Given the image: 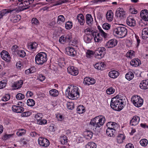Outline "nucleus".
Returning a JSON list of instances; mask_svg holds the SVG:
<instances>
[{"instance_id":"obj_1","label":"nucleus","mask_w":148,"mask_h":148,"mask_svg":"<svg viewBox=\"0 0 148 148\" xmlns=\"http://www.w3.org/2000/svg\"><path fill=\"white\" fill-rule=\"evenodd\" d=\"M125 97L121 95H117L112 98L110 102L111 107L114 110L120 111L122 110L125 105Z\"/></svg>"},{"instance_id":"obj_2","label":"nucleus","mask_w":148,"mask_h":148,"mask_svg":"<svg viewBox=\"0 0 148 148\" xmlns=\"http://www.w3.org/2000/svg\"><path fill=\"white\" fill-rule=\"evenodd\" d=\"M78 88L72 85L69 86L66 89L65 94L68 97L71 99H75L79 97Z\"/></svg>"},{"instance_id":"obj_3","label":"nucleus","mask_w":148,"mask_h":148,"mask_svg":"<svg viewBox=\"0 0 148 148\" xmlns=\"http://www.w3.org/2000/svg\"><path fill=\"white\" fill-rule=\"evenodd\" d=\"M105 121V117L101 116L92 119L90 123V125L95 127H99L103 125Z\"/></svg>"},{"instance_id":"obj_4","label":"nucleus","mask_w":148,"mask_h":148,"mask_svg":"<svg viewBox=\"0 0 148 148\" xmlns=\"http://www.w3.org/2000/svg\"><path fill=\"white\" fill-rule=\"evenodd\" d=\"M36 62L38 64H42L47 61V55L45 52L38 53L35 56Z\"/></svg>"},{"instance_id":"obj_5","label":"nucleus","mask_w":148,"mask_h":148,"mask_svg":"<svg viewBox=\"0 0 148 148\" xmlns=\"http://www.w3.org/2000/svg\"><path fill=\"white\" fill-rule=\"evenodd\" d=\"M114 32L120 38L125 37L127 33V30L125 27L119 26L116 27L114 30Z\"/></svg>"},{"instance_id":"obj_6","label":"nucleus","mask_w":148,"mask_h":148,"mask_svg":"<svg viewBox=\"0 0 148 148\" xmlns=\"http://www.w3.org/2000/svg\"><path fill=\"white\" fill-rule=\"evenodd\" d=\"M131 101L134 105L136 107L141 106L143 104V100L140 96L138 95H134L131 98Z\"/></svg>"},{"instance_id":"obj_7","label":"nucleus","mask_w":148,"mask_h":148,"mask_svg":"<svg viewBox=\"0 0 148 148\" xmlns=\"http://www.w3.org/2000/svg\"><path fill=\"white\" fill-rule=\"evenodd\" d=\"M106 49L103 47H99L97 49L95 53L97 58L101 59L104 56L106 53Z\"/></svg>"},{"instance_id":"obj_8","label":"nucleus","mask_w":148,"mask_h":148,"mask_svg":"<svg viewBox=\"0 0 148 148\" xmlns=\"http://www.w3.org/2000/svg\"><path fill=\"white\" fill-rule=\"evenodd\" d=\"M72 37L71 35L69 34L67 35H65L62 36L59 39L60 42L63 43L64 42H69L72 40Z\"/></svg>"},{"instance_id":"obj_9","label":"nucleus","mask_w":148,"mask_h":148,"mask_svg":"<svg viewBox=\"0 0 148 148\" xmlns=\"http://www.w3.org/2000/svg\"><path fill=\"white\" fill-rule=\"evenodd\" d=\"M38 144L41 146L46 147L49 145V140L46 138L42 137L39 138L38 140Z\"/></svg>"},{"instance_id":"obj_10","label":"nucleus","mask_w":148,"mask_h":148,"mask_svg":"<svg viewBox=\"0 0 148 148\" xmlns=\"http://www.w3.org/2000/svg\"><path fill=\"white\" fill-rule=\"evenodd\" d=\"M42 115L41 113H38L35 115V119L37 121V123L40 125L47 123V121L45 119H42Z\"/></svg>"},{"instance_id":"obj_11","label":"nucleus","mask_w":148,"mask_h":148,"mask_svg":"<svg viewBox=\"0 0 148 148\" xmlns=\"http://www.w3.org/2000/svg\"><path fill=\"white\" fill-rule=\"evenodd\" d=\"M96 81L94 78L89 77H86L84 78L83 82L85 85H89L95 84Z\"/></svg>"},{"instance_id":"obj_12","label":"nucleus","mask_w":148,"mask_h":148,"mask_svg":"<svg viewBox=\"0 0 148 148\" xmlns=\"http://www.w3.org/2000/svg\"><path fill=\"white\" fill-rule=\"evenodd\" d=\"M118 43L117 41L115 39H113L109 40L105 45L106 48H112L115 46Z\"/></svg>"},{"instance_id":"obj_13","label":"nucleus","mask_w":148,"mask_h":148,"mask_svg":"<svg viewBox=\"0 0 148 148\" xmlns=\"http://www.w3.org/2000/svg\"><path fill=\"white\" fill-rule=\"evenodd\" d=\"M68 72L70 74L76 76L78 74L79 71L76 68L73 66H69L67 69Z\"/></svg>"},{"instance_id":"obj_14","label":"nucleus","mask_w":148,"mask_h":148,"mask_svg":"<svg viewBox=\"0 0 148 148\" xmlns=\"http://www.w3.org/2000/svg\"><path fill=\"white\" fill-rule=\"evenodd\" d=\"M94 35L92 32L90 33L86 34L84 36V40L85 42L87 43H89L91 42V40L93 37Z\"/></svg>"},{"instance_id":"obj_15","label":"nucleus","mask_w":148,"mask_h":148,"mask_svg":"<svg viewBox=\"0 0 148 148\" xmlns=\"http://www.w3.org/2000/svg\"><path fill=\"white\" fill-rule=\"evenodd\" d=\"M1 55L2 59L5 61L10 62L11 57L8 53L5 51H3L1 53Z\"/></svg>"},{"instance_id":"obj_16","label":"nucleus","mask_w":148,"mask_h":148,"mask_svg":"<svg viewBox=\"0 0 148 148\" xmlns=\"http://www.w3.org/2000/svg\"><path fill=\"white\" fill-rule=\"evenodd\" d=\"M140 16L142 20L144 21H148V11L144 9L140 12Z\"/></svg>"},{"instance_id":"obj_17","label":"nucleus","mask_w":148,"mask_h":148,"mask_svg":"<svg viewBox=\"0 0 148 148\" xmlns=\"http://www.w3.org/2000/svg\"><path fill=\"white\" fill-rule=\"evenodd\" d=\"M66 53L70 56L74 57L76 54V52L73 48L68 47L66 49Z\"/></svg>"},{"instance_id":"obj_18","label":"nucleus","mask_w":148,"mask_h":148,"mask_svg":"<svg viewBox=\"0 0 148 148\" xmlns=\"http://www.w3.org/2000/svg\"><path fill=\"white\" fill-rule=\"evenodd\" d=\"M127 25L131 27H134L136 25V21L131 16L128 17L126 20Z\"/></svg>"},{"instance_id":"obj_19","label":"nucleus","mask_w":148,"mask_h":148,"mask_svg":"<svg viewBox=\"0 0 148 148\" xmlns=\"http://www.w3.org/2000/svg\"><path fill=\"white\" fill-rule=\"evenodd\" d=\"M12 110L14 112L17 113H22L24 110L23 108L16 105L13 106L12 107Z\"/></svg>"},{"instance_id":"obj_20","label":"nucleus","mask_w":148,"mask_h":148,"mask_svg":"<svg viewBox=\"0 0 148 148\" xmlns=\"http://www.w3.org/2000/svg\"><path fill=\"white\" fill-rule=\"evenodd\" d=\"M140 118L138 116H134L130 121V124L131 125L135 126L138 124Z\"/></svg>"},{"instance_id":"obj_21","label":"nucleus","mask_w":148,"mask_h":148,"mask_svg":"<svg viewBox=\"0 0 148 148\" xmlns=\"http://www.w3.org/2000/svg\"><path fill=\"white\" fill-rule=\"evenodd\" d=\"M125 13L123 8H119L116 11V15L117 17L121 18L124 17Z\"/></svg>"},{"instance_id":"obj_22","label":"nucleus","mask_w":148,"mask_h":148,"mask_svg":"<svg viewBox=\"0 0 148 148\" xmlns=\"http://www.w3.org/2000/svg\"><path fill=\"white\" fill-rule=\"evenodd\" d=\"M86 22L87 24L91 26L93 22V18L91 15L90 14H87L86 16Z\"/></svg>"},{"instance_id":"obj_23","label":"nucleus","mask_w":148,"mask_h":148,"mask_svg":"<svg viewBox=\"0 0 148 148\" xmlns=\"http://www.w3.org/2000/svg\"><path fill=\"white\" fill-rule=\"evenodd\" d=\"M148 80H143L140 83L139 85L140 88L143 89H146L148 88Z\"/></svg>"},{"instance_id":"obj_24","label":"nucleus","mask_w":148,"mask_h":148,"mask_svg":"<svg viewBox=\"0 0 148 148\" xmlns=\"http://www.w3.org/2000/svg\"><path fill=\"white\" fill-rule=\"evenodd\" d=\"M142 37L144 40H146L148 38V27L142 29Z\"/></svg>"},{"instance_id":"obj_25","label":"nucleus","mask_w":148,"mask_h":148,"mask_svg":"<svg viewBox=\"0 0 148 148\" xmlns=\"http://www.w3.org/2000/svg\"><path fill=\"white\" fill-rule=\"evenodd\" d=\"M119 75V72L115 70H113L110 71L108 74L109 76L113 78H117Z\"/></svg>"},{"instance_id":"obj_26","label":"nucleus","mask_w":148,"mask_h":148,"mask_svg":"<svg viewBox=\"0 0 148 148\" xmlns=\"http://www.w3.org/2000/svg\"><path fill=\"white\" fill-rule=\"evenodd\" d=\"M125 136L124 134H118L116 138L117 143H122L123 140L125 139Z\"/></svg>"},{"instance_id":"obj_27","label":"nucleus","mask_w":148,"mask_h":148,"mask_svg":"<svg viewBox=\"0 0 148 148\" xmlns=\"http://www.w3.org/2000/svg\"><path fill=\"white\" fill-rule=\"evenodd\" d=\"M105 65L104 62H99L97 63L95 65V67L98 70H103V68L105 67Z\"/></svg>"},{"instance_id":"obj_28","label":"nucleus","mask_w":148,"mask_h":148,"mask_svg":"<svg viewBox=\"0 0 148 148\" xmlns=\"http://www.w3.org/2000/svg\"><path fill=\"white\" fill-rule=\"evenodd\" d=\"M94 35L93 38L95 42H99L102 40V38L101 36L100 33H98L96 32H93Z\"/></svg>"},{"instance_id":"obj_29","label":"nucleus","mask_w":148,"mask_h":148,"mask_svg":"<svg viewBox=\"0 0 148 148\" xmlns=\"http://www.w3.org/2000/svg\"><path fill=\"white\" fill-rule=\"evenodd\" d=\"M77 19L81 25H84L85 21L84 16L82 14H78L77 16Z\"/></svg>"},{"instance_id":"obj_30","label":"nucleus","mask_w":148,"mask_h":148,"mask_svg":"<svg viewBox=\"0 0 148 148\" xmlns=\"http://www.w3.org/2000/svg\"><path fill=\"white\" fill-rule=\"evenodd\" d=\"M130 64L133 66L137 67L140 64V60L137 58L133 59L131 61Z\"/></svg>"},{"instance_id":"obj_31","label":"nucleus","mask_w":148,"mask_h":148,"mask_svg":"<svg viewBox=\"0 0 148 148\" xmlns=\"http://www.w3.org/2000/svg\"><path fill=\"white\" fill-rule=\"evenodd\" d=\"M12 10H10L8 9L2 10L0 12V19L2 18L3 16L6 15L8 13L12 12Z\"/></svg>"},{"instance_id":"obj_32","label":"nucleus","mask_w":148,"mask_h":148,"mask_svg":"<svg viewBox=\"0 0 148 148\" xmlns=\"http://www.w3.org/2000/svg\"><path fill=\"white\" fill-rule=\"evenodd\" d=\"M106 17L107 20L110 22L112 21L113 18V14L111 10L108 12L106 14Z\"/></svg>"},{"instance_id":"obj_33","label":"nucleus","mask_w":148,"mask_h":148,"mask_svg":"<svg viewBox=\"0 0 148 148\" xmlns=\"http://www.w3.org/2000/svg\"><path fill=\"white\" fill-rule=\"evenodd\" d=\"M116 132V130H111L109 128H108L106 130V133L108 136L114 137L115 136L114 133Z\"/></svg>"},{"instance_id":"obj_34","label":"nucleus","mask_w":148,"mask_h":148,"mask_svg":"<svg viewBox=\"0 0 148 148\" xmlns=\"http://www.w3.org/2000/svg\"><path fill=\"white\" fill-rule=\"evenodd\" d=\"M38 45L37 44L36 42L31 43L27 46L28 48L34 51L35 50Z\"/></svg>"},{"instance_id":"obj_35","label":"nucleus","mask_w":148,"mask_h":148,"mask_svg":"<svg viewBox=\"0 0 148 148\" xmlns=\"http://www.w3.org/2000/svg\"><path fill=\"white\" fill-rule=\"evenodd\" d=\"M65 20V18L62 15H60L58 16L57 23L58 24H61L64 23Z\"/></svg>"},{"instance_id":"obj_36","label":"nucleus","mask_w":148,"mask_h":148,"mask_svg":"<svg viewBox=\"0 0 148 148\" xmlns=\"http://www.w3.org/2000/svg\"><path fill=\"white\" fill-rule=\"evenodd\" d=\"M125 78L128 80L130 81L134 77L133 73L132 72H129L125 75Z\"/></svg>"},{"instance_id":"obj_37","label":"nucleus","mask_w":148,"mask_h":148,"mask_svg":"<svg viewBox=\"0 0 148 148\" xmlns=\"http://www.w3.org/2000/svg\"><path fill=\"white\" fill-rule=\"evenodd\" d=\"M20 19V16L19 15L13 16L10 19V21L13 23H16L19 21Z\"/></svg>"},{"instance_id":"obj_38","label":"nucleus","mask_w":148,"mask_h":148,"mask_svg":"<svg viewBox=\"0 0 148 148\" xmlns=\"http://www.w3.org/2000/svg\"><path fill=\"white\" fill-rule=\"evenodd\" d=\"M50 95L53 97L57 96L59 94L58 91L55 89H53L50 90L49 91Z\"/></svg>"},{"instance_id":"obj_39","label":"nucleus","mask_w":148,"mask_h":148,"mask_svg":"<svg viewBox=\"0 0 148 148\" xmlns=\"http://www.w3.org/2000/svg\"><path fill=\"white\" fill-rule=\"evenodd\" d=\"M77 112L79 114H81L85 111L84 107L83 105H80L77 107Z\"/></svg>"},{"instance_id":"obj_40","label":"nucleus","mask_w":148,"mask_h":148,"mask_svg":"<svg viewBox=\"0 0 148 148\" xmlns=\"http://www.w3.org/2000/svg\"><path fill=\"white\" fill-rule=\"evenodd\" d=\"M16 53L18 56L21 58H23L26 56L25 52L23 50L18 51Z\"/></svg>"},{"instance_id":"obj_41","label":"nucleus","mask_w":148,"mask_h":148,"mask_svg":"<svg viewBox=\"0 0 148 148\" xmlns=\"http://www.w3.org/2000/svg\"><path fill=\"white\" fill-rule=\"evenodd\" d=\"M60 141L61 143L62 144H64L67 142V138L66 136L65 135H62L60 137Z\"/></svg>"},{"instance_id":"obj_42","label":"nucleus","mask_w":148,"mask_h":148,"mask_svg":"<svg viewBox=\"0 0 148 148\" xmlns=\"http://www.w3.org/2000/svg\"><path fill=\"white\" fill-rule=\"evenodd\" d=\"M27 104L29 106H32L35 105V102L32 99H29L27 101Z\"/></svg>"},{"instance_id":"obj_43","label":"nucleus","mask_w":148,"mask_h":148,"mask_svg":"<svg viewBox=\"0 0 148 148\" xmlns=\"http://www.w3.org/2000/svg\"><path fill=\"white\" fill-rule=\"evenodd\" d=\"M23 84V82L22 80H20L19 81H18L15 84V87L17 88H20L21 87Z\"/></svg>"},{"instance_id":"obj_44","label":"nucleus","mask_w":148,"mask_h":148,"mask_svg":"<svg viewBox=\"0 0 148 148\" xmlns=\"http://www.w3.org/2000/svg\"><path fill=\"white\" fill-rule=\"evenodd\" d=\"M30 4V2L29 1H25L24 2H21L19 3L21 7H26L28 6Z\"/></svg>"},{"instance_id":"obj_45","label":"nucleus","mask_w":148,"mask_h":148,"mask_svg":"<svg viewBox=\"0 0 148 148\" xmlns=\"http://www.w3.org/2000/svg\"><path fill=\"white\" fill-rule=\"evenodd\" d=\"M86 148H96V145L93 142H89L86 146Z\"/></svg>"},{"instance_id":"obj_46","label":"nucleus","mask_w":148,"mask_h":148,"mask_svg":"<svg viewBox=\"0 0 148 148\" xmlns=\"http://www.w3.org/2000/svg\"><path fill=\"white\" fill-rule=\"evenodd\" d=\"M7 81L6 79L3 80L0 82V89L4 88L6 86Z\"/></svg>"},{"instance_id":"obj_47","label":"nucleus","mask_w":148,"mask_h":148,"mask_svg":"<svg viewBox=\"0 0 148 148\" xmlns=\"http://www.w3.org/2000/svg\"><path fill=\"white\" fill-rule=\"evenodd\" d=\"M140 145L143 146L145 147L148 144V141L146 139H141L140 142Z\"/></svg>"},{"instance_id":"obj_48","label":"nucleus","mask_w":148,"mask_h":148,"mask_svg":"<svg viewBox=\"0 0 148 148\" xmlns=\"http://www.w3.org/2000/svg\"><path fill=\"white\" fill-rule=\"evenodd\" d=\"M68 108L69 110H73L74 108V103L72 102H68L66 103Z\"/></svg>"},{"instance_id":"obj_49","label":"nucleus","mask_w":148,"mask_h":148,"mask_svg":"<svg viewBox=\"0 0 148 148\" xmlns=\"http://www.w3.org/2000/svg\"><path fill=\"white\" fill-rule=\"evenodd\" d=\"M115 90L112 87H110L108 88L106 90L107 93L108 95H111L113 93Z\"/></svg>"},{"instance_id":"obj_50","label":"nucleus","mask_w":148,"mask_h":148,"mask_svg":"<svg viewBox=\"0 0 148 148\" xmlns=\"http://www.w3.org/2000/svg\"><path fill=\"white\" fill-rule=\"evenodd\" d=\"M92 134L93 133L92 132L88 131L86 132L85 136L87 139H91L92 137Z\"/></svg>"},{"instance_id":"obj_51","label":"nucleus","mask_w":148,"mask_h":148,"mask_svg":"<svg viewBox=\"0 0 148 148\" xmlns=\"http://www.w3.org/2000/svg\"><path fill=\"white\" fill-rule=\"evenodd\" d=\"M72 23L71 22L68 21L65 23V27L67 29H70L72 28Z\"/></svg>"},{"instance_id":"obj_52","label":"nucleus","mask_w":148,"mask_h":148,"mask_svg":"<svg viewBox=\"0 0 148 148\" xmlns=\"http://www.w3.org/2000/svg\"><path fill=\"white\" fill-rule=\"evenodd\" d=\"M25 98V95L22 93H18L16 95V98L18 100H21Z\"/></svg>"},{"instance_id":"obj_53","label":"nucleus","mask_w":148,"mask_h":148,"mask_svg":"<svg viewBox=\"0 0 148 148\" xmlns=\"http://www.w3.org/2000/svg\"><path fill=\"white\" fill-rule=\"evenodd\" d=\"M134 51H130L126 53V56L132 58V56H134Z\"/></svg>"},{"instance_id":"obj_54","label":"nucleus","mask_w":148,"mask_h":148,"mask_svg":"<svg viewBox=\"0 0 148 148\" xmlns=\"http://www.w3.org/2000/svg\"><path fill=\"white\" fill-rule=\"evenodd\" d=\"M10 98V95L9 94H6L5 96H3L2 100L4 101H7L9 100Z\"/></svg>"},{"instance_id":"obj_55","label":"nucleus","mask_w":148,"mask_h":148,"mask_svg":"<svg viewBox=\"0 0 148 148\" xmlns=\"http://www.w3.org/2000/svg\"><path fill=\"white\" fill-rule=\"evenodd\" d=\"M110 25L107 23H104L102 25L103 28L106 30H108L109 29L110 27Z\"/></svg>"},{"instance_id":"obj_56","label":"nucleus","mask_w":148,"mask_h":148,"mask_svg":"<svg viewBox=\"0 0 148 148\" xmlns=\"http://www.w3.org/2000/svg\"><path fill=\"white\" fill-rule=\"evenodd\" d=\"M18 48V47L16 45H13L12 48V50L13 51V54H16L18 51H16L17 48Z\"/></svg>"},{"instance_id":"obj_57","label":"nucleus","mask_w":148,"mask_h":148,"mask_svg":"<svg viewBox=\"0 0 148 148\" xmlns=\"http://www.w3.org/2000/svg\"><path fill=\"white\" fill-rule=\"evenodd\" d=\"M32 23L33 24L38 25L39 24L38 20L36 18H33L32 20Z\"/></svg>"},{"instance_id":"obj_58","label":"nucleus","mask_w":148,"mask_h":148,"mask_svg":"<svg viewBox=\"0 0 148 148\" xmlns=\"http://www.w3.org/2000/svg\"><path fill=\"white\" fill-rule=\"evenodd\" d=\"M45 76L43 75L42 74H40L38 76V79L41 82L44 81L45 79Z\"/></svg>"},{"instance_id":"obj_59","label":"nucleus","mask_w":148,"mask_h":148,"mask_svg":"<svg viewBox=\"0 0 148 148\" xmlns=\"http://www.w3.org/2000/svg\"><path fill=\"white\" fill-rule=\"evenodd\" d=\"M26 133V131H24L23 132H21L20 130H18L16 132V134L18 136H21L25 134Z\"/></svg>"},{"instance_id":"obj_60","label":"nucleus","mask_w":148,"mask_h":148,"mask_svg":"<svg viewBox=\"0 0 148 148\" xmlns=\"http://www.w3.org/2000/svg\"><path fill=\"white\" fill-rule=\"evenodd\" d=\"M31 114V113L29 112H25L21 114V116L23 117H27L30 116Z\"/></svg>"},{"instance_id":"obj_61","label":"nucleus","mask_w":148,"mask_h":148,"mask_svg":"<svg viewBox=\"0 0 148 148\" xmlns=\"http://www.w3.org/2000/svg\"><path fill=\"white\" fill-rule=\"evenodd\" d=\"M100 34H101L102 36L104 38H106L107 37V34L102 29L99 31Z\"/></svg>"},{"instance_id":"obj_62","label":"nucleus","mask_w":148,"mask_h":148,"mask_svg":"<svg viewBox=\"0 0 148 148\" xmlns=\"http://www.w3.org/2000/svg\"><path fill=\"white\" fill-rule=\"evenodd\" d=\"M77 41L75 39H74L72 41L69 42L70 44L73 46H76L77 43Z\"/></svg>"},{"instance_id":"obj_63","label":"nucleus","mask_w":148,"mask_h":148,"mask_svg":"<svg viewBox=\"0 0 148 148\" xmlns=\"http://www.w3.org/2000/svg\"><path fill=\"white\" fill-rule=\"evenodd\" d=\"M93 54V51H90L88 50L86 52V56L87 57H90V56Z\"/></svg>"},{"instance_id":"obj_64","label":"nucleus","mask_w":148,"mask_h":148,"mask_svg":"<svg viewBox=\"0 0 148 148\" xmlns=\"http://www.w3.org/2000/svg\"><path fill=\"white\" fill-rule=\"evenodd\" d=\"M30 136L32 137H36L39 135L35 132H32L30 133Z\"/></svg>"}]
</instances>
